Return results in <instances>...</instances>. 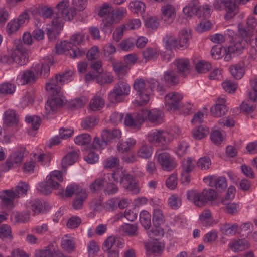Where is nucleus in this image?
Returning a JSON list of instances; mask_svg holds the SVG:
<instances>
[{"instance_id":"69168bd1","label":"nucleus","mask_w":257,"mask_h":257,"mask_svg":"<svg viewBox=\"0 0 257 257\" xmlns=\"http://www.w3.org/2000/svg\"><path fill=\"white\" fill-rule=\"evenodd\" d=\"M113 81V77L109 73H102L97 77V83L101 85L111 83Z\"/></svg>"},{"instance_id":"20e7f679","label":"nucleus","mask_w":257,"mask_h":257,"mask_svg":"<svg viewBox=\"0 0 257 257\" xmlns=\"http://www.w3.org/2000/svg\"><path fill=\"white\" fill-rule=\"evenodd\" d=\"M131 87L125 81L120 80L114 86L108 94V99L112 103H118L124 101V98L129 95Z\"/></svg>"},{"instance_id":"79ce46f5","label":"nucleus","mask_w":257,"mask_h":257,"mask_svg":"<svg viewBox=\"0 0 257 257\" xmlns=\"http://www.w3.org/2000/svg\"><path fill=\"white\" fill-rule=\"evenodd\" d=\"M208 133V128L205 125L199 126L192 131V136L195 140H200L203 138Z\"/></svg>"},{"instance_id":"f03ea898","label":"nucleus","mask_w":257,"mask_h":257,"mask_svg":"<svg viewBox=\"0 0 257 257\" xmlns=\"http://www.w3.org/2000/svg\"><path fill=\"white\" fill-rule=\"evenodd\" d=\"M29 189V185L24 182H20L15 190H5L0 192V198L3 205L11 209L14 206V200L26 195Z\"/></svg>"},{"instance_id":"c03bdc74","label":"nucleus","mask_w":257,"mask_h":257,"mask_svg":"<svg viewBox=\"0 0 257 257\" xmlns=\"http://www.w3.org/2000/svg\"><path fill=\"white\" fill-rule=\"evenodd\" d=\"M127 10L126 8L120 7L116 10H112L110 18V21L112 23H117L126 14Z\"/></svg>"},{"instance_id":"0e129e2a","label":"nucleus","mask_w":257,"mask_h":257,"mask_svg":"<svg viewBox=\"0 0 257 257\" xmlns=\"http://www.w3.org/2000/svg\"><path fill=\"white\" fill-rule=\"evenodd\" d=\"M223 89L229 93H233L237 88V84L231 80H226L222 83Z\"/></svg>"},{"instance_id":"e2e57ef3","label":"nucleus","mask_w":257,"mask_h":257,"mask_svg":"<svg viewBox=\"0 0 257 257\" xmlns=\"http://www.w3.org/2000/svg\"><path fill=\"white\" fill-rule=\"evenodd\" d=\"M91 141V137L87 133H84L77 136L74 139V142L79 145H85Z\"/></svg>"},{"instance_id":"a211bd4d","label":"nucleus","mask_w":257,"mask_h":257,"mask_svg":"<svg viewBox=\"0 0 257 257\" xmlns=\"http://www.w3.org/2000/svg\"><path fill=\"white\" fill-rule=\"evenodd\" d=\"M246 44V41L242 38H239L234 41L233 43L227 48L228 55L224 58L225 59L226 61H229L231 59L232 54L241 53Z\"/></svg>"},{"instance_id":"c756f323","label":"nucleus","mask_w":257,"mask_h":257,"mask_svg":"<svg viewBox=\"0 0 257 257\" xmlns=\"http://www.w3.org/2000/svg\"><path fill=\"white\" fill-rule=\"evenodd\" d=\"M219 227L221 232L228 236L234 235L238 229V226L236 223H222L219 225Z\"/></svg>"},{"instance_id":"8fccbe9b","label":"nucleus","mask_w":257,"mask_h":257,"mask_svg":"<svg viewBox=\"0 0 257 257\" xmlns=\"http://www.w3.org/2000/svg\"><path fill=\"white\" fill-rule=\"evenodd\" d=\"M85 190L79 187L77 184H71L68 185L65 190V196L67 197H71L73 195L75 194L76 196L79 195L81 193V192H84Z\"/></svg>"},{"instance_id":"cd10ccee","label":"nucleus","mask_w":257,"mask_h":257,"mask_svg":"<svg viewBox=\"0 0 257 257\" xmlns=\"http://www.w3.org/2000/svg\"><path fill=\"white\" fill-rule=\"evenodd\" d=\"M18 121L19 119L15 111L9 109L5 112L4 122L7 126H16Z\"/></svg>"},{"instance_id":"6e6552de","label":"nucleus","mask_w":257,"mask_h":257,"mask_svg":"<svg viewBox=\"0 0 257 257\" xmlns=\"http://www.w3.org/2000/svg\"><path fill=\"white\" fill-rule=\"evenodd\" d=\"M147 139L155 146H165L170 143L171 136L167 132L155 130L148 134Z\"/></svg>"},{"instance_id":"7c9ffc66","label":"nucleus","mask_w":257,"mask_h":257,"mask_svg":"<svg viewBox=\"0 0 257 257\" xmlns=\"http://www.w3.org/2000/svg\"><path fill=\"white\" fill-rule=\"evenodd\" d=\"M78 157L79 154L77 151L73 150L69 152L62 160V167L65 168L73 164L78 160Z\"/></svg>"},{"instance_id":"4d7b16f0","label":"nucleus","mask_w":257,"mask_h":257,"mask_svg":"<svg viewBox=\"0 0 257 257\" xmlns=\"http://www.w3.org/2000/svg\"><path fill=\"white\" fill-rule=\"evenodd\" d=\"M146 254L149 256L152 253H159L162 250L161 244L158 241L151 242L146 245Z\"/></svg>"},{"instance_id":"ea45409f","label":"nucleus","mask_w":257,"mask_h":257,"mask_svg":"<svg viewBox=\"0 0 257 257\" xmlns=\"http://www.w3.org/2000/svg\"><path fill=\"white\" fill-rule=\"evenodd\" d=\"M36 12L44 19H49L51 18L54 14L53 8L46 5L39 6L36 9Z\"/></svg>"},{"instance_id":"bb28decb","label":"nucleus","mask_w":257,"mask_h":257,"mask_svg":"<svg viewBox=\"0 0 257 257\" xmlns=\"http://www.w3.org/2000/svg\"><path fill=\"white\" fill-rule=\"evenodd\" d=\"M228 247L232 251L238 252L249 248L250 243L244 238L238 239L230 242L228 244Z\"/></svg>"},{"instance_id":"a878e982","label":"nucleus","mask_w":257,"mask_h":257,"mask_svg":"<svg viewBox=\"0 0 257 257\" xmlns=\"http://www.w3.org/2000/svg\"><path fill=\"white\" fill-rule=\"evenodd\" d=\"M140 114H141V110L135 115V118H133L131 114H127L124 119L125 125L134 128H140L144 122L143 118H142Z\"/></svg>"},{"instance_id":"f8f14e48","label":"nucleus","mask_w":257,"mask_h":257,"mask_svg":"<svg viewBox=\"0 0 257 257\" xmlns=\"http://www.w3.org/2000/svg\"><path fill=\"white\" fill-rule=\"evenodd\" d=\"M64 23L63 19L60 14H57V16L52 21V25L47 28V35L50 41H53L57 38L63 27Z\"/></svg>"},{"instance_id":"a19ab883","label":"nucleus","mask_w":257,"mask_h":257,"mask_svg":"<svg viewBox=\"0 0 257 257\" xmlns=\"http://www.w3.org/2000/svg\"><path fill=\"white\" fill-rule=\"evenodd\" d=\"M113 69L119 77L125 75L130 69L128 66L122 62L114 63L113 64Z\"/></svg>"},{"instance_id":"6ab92c4d","label":"nucleus","mask_w":257,"mask_h":257,"mask_svg":"<svg viewBox=\"0 0 257 257\" xmlns=\"http://www.w3.org/2000/svg\"><path fill=\"white\" fill-rule=\"evenodd\" d=\"M25 148L20 147L13 153L7 159L6 164L9 168L20 165L24 157Z\"/></svg>"},{"instance_id":"423d86ee","label":"nucleus","mask_w":257,"mask_h":257,"mask_svg":"<svg viewBox=\"0 0 257 257\" xmlns=\"http://www.w3.org/2000/svg\"><path fill=\"white\" fill-rule=\"evenodd\" d=\"M14 62L22 66L26 64L29 61L27 49L20 39L14 42L13 50L11 53Z\"/></svg>"},{"instance_id":"3c124183","label":"nucleus","mask_w":257,"mask_h":257,"mask_svg":"<svg viewBox=\"0 0 257 257\" xmlns=\"http://www.w3.org/2000/svg\"><path fill=\"white\" fill-rule=\"evenodd\" d=\"M130 10L134 13H142L145 11V5L139 1H132L129 4Z\"/></svg>"},{"instance_id":"c85d7f7f","label":"nucleus","mask_w":257,"mask_h":257,"mask_svg":"<svg viewBox=\"0 0 257 257\" xmlns=\"http://www.w3.org/2000/svg\"><path fill=\"white\" fill-rule=\"evenodd\" d=\"M191 32L187 29L181 30L178 34V43L179 48H186L189 45V40L191 38Z\"/></svg>"},{"instance_id":"338daca9","label":"nucleus","mask_w":257,"mask_h":257,"mask_svg":"<svg viewBox=\"0 0 257 257\" xmlns=\"http://www.w3.org/2000/svg\"><path fill=\"white\" fill-rule=\"evenodd\" d=\"M0 238L3 240H11L12 238L11 229L8 225H2L0 227Z\"/></svg>"},{"instance_id":"58836bf2","label":"nucleus","mask_w":257,"mask_h":257,"mask_svg":"<svg viewBox=\"0 0 257 257\" xmlns=\"http://www.w3.org/2000/svg\"><path fill=\"white\" fill-rule=\"evenodd\" d=\"M229 71L232 76L237 80L240 79L245 73L244 67L239 64L231 66Z\"/></svg>"},{"instance_id":"393cba45","label":"nucleus","mask_w":257,"mask_h":257,"mask_svg":"<svg viewBox=\"0 0 257 257\" xmlns=\"http://www.w3.org/2000/svg\"><path fill=\"white\" fill-rule=\"evenodd\" d=\"M179 76L176 70L169 69L164 72L163 80L167 85L174 86L178 83Z\"/></svg>"},{"instance_id":"9b49d317","label":"nucleus","mask_w":257,"mask_h":257,"mask_svg":"<svg viewBox=\"0 0 257 257\" xmlns=\"http://www.w3.org/2000/svg\"><path fill=\"white\" fill-rule=\"evenodd\" d=\"M48 93L51 97L48 99L45 104V113L46 116L57 111L63 106L64 103L63 100L60 96V92L53 95Z\"/></svg>"},{"instance_id":"473e14b6","label":"nucleus","mask_w":257,"mask_h":257,"mask_svg":"<svg viewBox=\"0 0 257 257\" xmlns=\"http://www.w3.org/2000/svg\"><path fill=\"white\" fill-rule=\"evenodd\" d=\"M25 120L27 123L31 124L32 128L28 130L29 135L34 136L36 132H35L34 133H33V132L37 130L41 124V120L40 117L35 115L33 116H26Z\"/></svg>"},{"instance_id":"7ed1b4c3","label":"nucleus","mask_w":257,"mask_h":257,"mask_svg":"<svg viewBox=\"0 0 257 257\" xmlns=\"http://www.w3.org/2000/svg\"><path fill=\"white\" fill-rule=\"evenodd\" d=\"M216 197L217 192L212 189H204L201 193L194 190L187 192V199L199 207L203 206L207 201L215 199Z\"/></svg>"},{"instance_id":"2f4dec72","label":"nucleus","mask_w":257,"mask_h":257,"mask_svg":"<svg viewBox=\"0 0 257 257\" xmlns=\"http://www.w3.org/2000/svg\"><path fill=\"white\" fill-rule=\"evenodd\" d=\"M120 233L122 235L137 236L138 234L137 226L134 224L124 223L120 226Z\"/></svg>"},{"instance_id":"bf43d9fd","label":"nucleus","mask_w":257,"mask_h":257,"mask_svg":"<svg viewBox=\"0 0 257 257\" xmlns=\"http://www.w3.org/2000/svg\"><path fill=\"white\" fill-rule=\"evenodd\" d=\"M54 249L50 246H47L42 249L37 250L35 252V257H53Z\"/></svg>"},{"instance_id":"4c0bfd02","label":"nucleus","mask_w":257,"mask_h":257,"mask_svg":"<svg viewBox=\"0 0 257 257\" xmlns=\"http://www.w3.org/2000/svg\"><path fill=\"white\" fill-rule=\"evenodd\" d=\"M159 54V51L156 48L152 47H148L142 51L143 57L146 61L156 59Z\"/></svg>"},{"instance_id":"dca6fc26","label":"nucleus","mask_w":257,"mask_h":257,"mask_svg":"<svg viewBox=\"0 0 257 257\" xmlns=\"http://www.w3.org/2000/svg\"><path fill=\"white\" fill-rule=\"evenodd\" d=\"M204 182L210 187H215L218 191H222L227 187L226 179L224 177L208 175L203 178Z\"/></svg>"},{"instance_id":"f704fd0d","label":"nucleus","mask_w":257,"mask_h":257,"mask_svg":"<svg viewBox=\"0 0 257 257\" xmlns=\"http://www.w3.org/2000/svg\"><path fill=\"white\" fill-rule=\"evenodd\" d=\"M211 54L214 59H218L223 56L225 57L228 55L227 49L222 47L221 44H217L212 47Z\"/></svg>"},{"instance_id":"49530a36","label":"nucleus","mask_w":257,"mask_h":257,"mask_svg":"<svg viewBox=\"0 0 257 257\" xmlns=\"http://www.w3.org/2000/svg\"><path fill=\"white\" fill-rule=\"evenodd\" d=\"M34 70L36 75L39 76H42L44 78L48 76L50 72V67L47 63H44L40 64H37L34 67Z\"/></svg>"},{"instance_id":"5fc2aeb1","label":"nucleus","mask_w":257,"mask_h":257,"mask_svg":"<svg viewBox=\"0 0 257 257\" xmlns=\"http://www.w3.org/2000/svg\"><path fill=\"white\" fill-rule=\"evenodd\" d=\"M165 221V217L162 211L159 209L154 210L153 214V223L156 227L159 226Z\"/></svg>"},{"instance_id":"13d9d810","label":"nucleus","mask_w":257,"mask_h":257,"mask_svg":"<svg viewBox=\"0 0 257 257\" xmlns=\"http://www.w3.org/2000/svg\"><path fill=\"white\" fill-rule=\"evenodd\" d=\"M87 197V194L85 191L81 192V193L76 197L73 199V207L75 209H79L82 208L83 205L84 201Z\"/></svg>"},{"instance_id":"39448f33","label":"nucleus","mask_w":257,"mask_h":257,"mask_svg":"<svg viewBox=\"0 0 257 257\" xmlns=\"http://www.w3.org/2000/svg\"><path fill=\"white\" fill-rule=\"evenodd\" d=\"M72 75L73 72L70 71L57 74L54 78L46 84V90L48 93L53 95L60 92V85H63L66 81L69 80Z\"/></svg>"},{"instance_id":"72a5a7b5","label":"nucleus","mask_w":257,"mask_h":257,"mask_svg":"<svg viewBox=\"0 0 257 257\" xmlns=\"http://www.w3.org/2000/svg\"><path fill=\"white\" fill-rule=\"evenodd\" d=\"M153 148L149 145L143 144L137 151V156L142 159H147L152 156Z\"/></svg>"},{"instance_id":"37998d69","label":"nucleus","mask_w":257,"mask_h":257,"mask_svg":"<svg viewBox=\"0 0 257 257\" xmlns=\"http://www.w3.org/2000/svg\"><path fill=\"white\" fill-rule=\"evenodd\" d=\"M147 87L150 91H153L156 89L157 92L161 95H163L165 92V88L162 85H160L159 83L156 80L151 79L147 80Z\"/></svg>"},{"instance_id":"1a4fd4ad","label":"nucleus","mask_w":257,"mask_h":257,"mask_svg":"<svg viewBox=\"0 0 257 257\" xmlns=\"http://www.w3.org/2000/svg\"><path fill=\"white\" fill-rule=\"evenodd\" d=\"M133 88L136 91L141 104H146L149 101L151 92L143 79H136L134 82Z\"/></svg>"},{"instance_id":"412c9836","label":"nucleus","mask_w":257,"mask_h":257,"mask_svg":"<svg viewBox=\"0 0 257 257\" xmlns=\"http://www.w3.org/2000/svg\"><path fill=\"white\" fill-rule=\"evenodd\" d=\"M194 11H195L196 15H198L199 17L207 18L211 15V6L208 5H205L198 7H193L192 8L190 7H186L183 9L184 13L188 16H191V15L190 11L193 12Z\"/></svg>"},{"instance_id":"680f3d73","label":"nucleus","mask_w":257,"mask_h":257,"mask_svg":"<svg viewBox=\"0 0 257 257\" xmlns=\"http://www.w3.org/2000/svg\"><path fill=\"white\" fill-rule=\"evenodd\" d=\"M211 67L212 66L210 63L200 61L196 64L195 69L198 73H205L209 71Z\"/></svg>"},{"instance_id":"a18cd8bd","label":"nucleus","mask_w":257,"mask_h":257,"mask_svg":"<svg viewBox=\"0 0 257 257\" xmlns=\"http://www.w3.org/2000/svg\"><path fill=\"white\" fill-rule=\"evenodd\" d=\"M228 110L225 105L216 104L210 108V113L212 116L218 117L225 115Z\"/></svg>"},{"instance_id":"aec40b11","label":"nucleus","mask_w":257,"mask_h":257,"mask_svg":"<svg viewBox=\"0 0 257 257\" xmlns=\"http://www.w3.org/2000/svg\"><path fill=\"white\" fill-rule=\"evenodd\" d=\"M112 177L116 182H119L125 187L133 181V176L122 169H117L114 171Z\"/></svg>"},{"instance_id":"f3484780","label":"nucleus","mask_w":257,"mask_h":257,"mask_svg":"<svg viewBox=\"0 0 257 257\" xmlns=\"http://www.w3.org/2000/svg\"><path fill=\"white\" fill-rule=\"evenodd\" d=\"M29 205L30 209L34 216L45 213L50 209L48 202L38 199L30 201Z\"/></svg>"},{"instance_id":"f257e3e1","label":"nucleus","mask_w":257,"mask_h":257,"mask_svg":"<svg viewBox=\"0 0 257 257\" xmlns=\"http://www.w3.org/2000/svg\"><path fill=\"white\" fill-rule=\"evenodd\" d=\"M85 35L83 34L77 33L72 36L69 40V42H62L59 45H56V51L58 54H61L65 51H68L67 55L74 58H79L83 56L86 51L83 49H80L76 46L80 45L83 42Z\"/></svg>"},{"instance_id":"b1692460","label":"nucleus","mask_w":257,"mask_h":257,"mask_svg":"<svg viewBox=\"0 0 257 257\" xmlns=\"http://www.w3.org/2000/svg\"><path fill=\"white\" fill-rule=\"evenodd\" d=\"M51 179H49L47 177L46 180L41 182L38 185V190L39 192L45 195L50 194L53 189L59 188L60 184L59 183H54L51 181Z\"/></svg>"},{"instance_id":"c9c22d12","label":"nucleus","mask_w":257,"mask_h":257,"mask_svg":"<svg viewBox=\"0 0 257 257\" xmlns=\"http://www.w3.org/2000/svg\"><path fill=\"white\" fill-rule=\"evenodd\" d=\"M38 77V75H36L34 67L24 71L21 78L23 80L24 84H27L35 82Z\"/></svg>"},{"instance_id":"864d4df0","label":"nucleus","mask_w":257,"mask_h":257,"mask_svg":"<svg viewBox=\"0 0 257 257\" xmlns=\"http://www.w3.org/2000/svg\"><path fill=\"white\" fill-rule=\"evenodd\" d=\"M136 141L133 139H127L125 141H121L117 145V149L122 152H127L134 147Z\"/></svg>"},{"instance_id":"9d476101","label":"nucleus","mask_w":257,"mask_h":257,"mask_svg":"<svg viewBox=\"0 0 257 257\" xmlns=\"http://www.w3.org/2000/svg\"><path fill=\"white\" fill-rule=\"evenodd\" d=\"M183 96L177 92H171L165 96V107L167 110L176 111L183 108L181 100Z\"/></svg>"},{"instance_id":"ddd939ff","label":"nucleus","mask_w":257,"mask_h":257,"mask_svg":"<svg viewBox=\"0 0 257 257\" xmlns=\"http://www.w3.org/2000/svg\"><path fill=\"white\" fill-rule=\"evenodd\" d=\"M156 157L162 169L165 171H170L176 167V163L174 158L171 157L167 152H160L159 151H157Z\"/></svg>"},{"instance_id":"4be33fe9","label":"nucleus","mask_w":257,"mask_h":257,"mask_svg":"<svg viewBox=\"0 0 257 257\" xmlns=\"http://www.w3.org/2000/svg\"><path fill=\"white\" fill-rule=\"evenodd\" d=\"M173 64L177 68V72L180 76L186 77L190 73V64L187 58H181L177 59Z\"/></svg>"},{"instance_id":"052dcab7","label":"nucleus","mask_w":257,"mask_h":257,"mask_svg":"<svg viewBox=\"0 0 257 257\" xmlns=\"http://www.w3.org/2000/svg\"><path fill=\"white\" fill-rule=\"evenodd\" d=\"M113 8L107 3L104 4L100 8L98 16L100 17H105L107 20L111 17Z\"/></svg>"},{"instance_id":"6e6d98bb","label":"nucleus","mask_w":257,"mask_h":257,"mask_svg":"<svg viewBox=\"0 0 257 257\" xmlns=\"http://www.w3.org/2000/svg\"><path fill=\"white\" fill-rule=\"evenodd\" d=\"M104 105V100L101 97H94L90 102V109L93 111L100 110Z\"/></svg>"},{"instance_id":"2eb2a0df","label":"nucleus","mask_w":257,"mask_h":257,"mask_svg":"<svg viewBox=\"0 0 257 257\" xmlns=\"http://www.w3.org/2000/svg\"><path fill=\"white\" fill-rule=\"evenodd\" d=\"M29 21V16L27 13H23L18 17V19L10 21L7 26L8 34L11 35L17 32L19 28Z\"/></svg>"},{"instance_id":"09e8293b","label":"nucleus","mask_w":257,"mask_h":257,"mask_svg":"<svg viewBox=\"0 0 257 257\" xmlns=\"http://www.w3.org/2000/svg\"><path fill=\"white\" fill-rule=\"evenodd\" d=\"M163 42L165 48L169 50H171L173 48H179L177 40L173 36H166L163 38Z\"/></svg>"},{"instance_id":"4468645a","label":"nucleus","mask_w":257,"mask_h":257,"mask_svg":"<svg viewBox=\"0 0 257 257\" xmlns=\"http://www.w3.org/2000/svg\"><path fill=\"white\" fill-rule=\"evenodd\" d=\"M140 116L143 118L144 122L148 120L152 123L160 124L163 121L164 113L162 111L157 109H141Z\"/></svg>"},{"instance_id":"774afa93","label":"nucleus","mask_w":257,"mask_h":257,"mask_svg":"<svg viewBox=\"0 0 257 257\" xmlns=\"http://www.w3.org/2000/svg\"><path fill=\"white\" fill-rule=\"evenodd\" d=\"M15 91L14 85L9 82H5L0 84V93L4 94H12Z\"/></svg>"},{"instance_id":"de8ad7c7","label":"nucleus","mask_w":257,"mask_h":257,"mask_svg":"<svg viewBox=\"0 0 257 257\" xmlns=\"http://www.w3.org/2000/svg\"><path fill=\"white\" fill-rule=\"evenodd\" d=\"M225 205L224 210L226 213L231 215H236L240 211V205L235 202H226L223 203Z\"/></svg>"},{"instance_id":"603ef678","label":"nucleus","mask_w":257,"mask_h":257,"mask_svg":"<svg viewBox=\"0 0 257 257\" xmlns=\"http://www.w3.org/2000/svg\"><path fill=\"white\" fill-rule=\"evenodd\" d=\"M151 215L147 211H142L140 214V222L145 229L150 227L151 224Z\"/></svg>"},{"instance_id":"0eeeda50","label":"nucleus","mask_w":257,"mask_h":257,"mask_svg":"<svg viewBox=\"0 0 257 257\" xmlns=\"http://www.w3.org/2000/svg\"><path fill=\"white\" fill-rule=\"evenodd\" d=\"M214 8L217 11L225 10L224 18L228 20L232 18L238 12V7L233 0H214Z\"/></svg>"},{"instance_id":"5701e85b","label":"nucleus","mask_w":257,"mask_h":257,"mask_svg":"<svg viewBox=\"0 0 257 257\" xmlns=\"http://www.w3.org/2000/svg\"><path fill=\"white\" fill-rule=\"evenodd\" d=\"M162 19L167 24H170L174 21L176 16L174 7L170 4H166L161 8Z\"/></svg>"},{"instance_id":"e433bc0d","label":"nucleus","mask_w":257,"mask_h":257,"mask_svg":"<svg viewBox=\"0 0 257 257\" xmlns=\"http://www.w3.org/2000/svg\"><path fill=\"white\" fill-rule=\"evenodd\" d=\"M30 218V214L28 212H14L11 217V220L14 223H24L27 222Z\"/></svg>"}]
</instances>
